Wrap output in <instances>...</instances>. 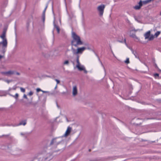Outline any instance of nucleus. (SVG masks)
<instances>
[{
  "mask_svg": "<svg viewBox=\"0 0 161 161\" xmlns=\"http://www.w3.org/2000/svg\"><path fill=\"white\" fill-rule=\"evenodd\" d=\"M72 37L73 40L71 41V45L72 46L77 47L78 46L83 44V42L79 36L77 35L75 32H73L72 33Z\"/></svg>",
  "mask_w": 161,
  "mask_h": 161,
  "instance_id": "nucleus-1",
  "label": "nucleus"
},
{
  "mask_svg": "<svg viewBox=\"0 0 161 161\" xmlns=\"http://www.w3.org/2000/svg\"><path fill=\"white\" fill-rule=\"evenodd\" d=\"M150 33V31H148L144 34V36L145 39H148V40L151 41L154 39V35H151Z\"/></svg>",
  "mask_w": 161,
  "mask_h": 161,
  "instance_id": "nucleus-2",
  "label": "nucleus"
},
{
  "mask_svg": "<svg viewBox=\"0 0 161 161\" xmlns=\"http://www.w3.org/2000/svg\"><path fill=\"white\" fill-rule=\"evenodd\" d=\"M1 73L3 75L9 76L14 74V72L12 70H9L6 72H2Z\"/></svg>",
  "mask_w": 161,
  "mask_h": 161,
  "instance_id": "nucleus-3",
  "label": "nucleus"
},
{
  "mask_svg": "<svg viewBox=\"0 0 161 161\" xmlns=\"http://www.w3.org/2000/svg\"><path fill=\"white\" fill-rule=\"evenodd\" d=\"M104 8L105 6L103 4H102L100 6H99L97 7V9L100 12V15L102 16L103 15Z\"/></svg>",
  "mask_w": 161,
  "mask_h": 161,
  "instance_id": "nucleus-4",
  "label": "nucleus"
},
{
  "mask_svg": "<svg viewBox=\"0 0 161 161\" xmlns=\"http://www.w3.org/2000/svg\"><path fill=\"white\" fill-rule=\"evenodd\" d=\"M85 49L86 48L84 47L80 48H78L77 49V52L76 53H74L76 54L79 53L81 54L83 53V51L85 50Z\"/></svg>",
  "mask_w": 161,
  "mask_h": 161,
  "instance_id": "nucleus-5",
  "label": "nucleus"
},
{
  "mask_svg": "<svg viewBox=\"0 0 161 161\" xmlns=\"http://www.w3.org/2000/svg\"><path fill=\"white\" fill-rule=\"evenodd\" d=\"M142 6V3L141 1L139 3V5H137L134 7V8L136 10H139L140 9Z\"/></svg>",
  "mask_w": 161,
  "mask_h": 161,
  "instance_id": "nucleus-6",
  "label": "nucleus"
},
{
  "mask_svg": "<svg viewBox=\"0 0 161 161\" xmlns=\"http://www.w3.org/2000/svg\"><path fill=\"white\" fill-rule=\"evenodd\" d=\"M71 128L69 127L67 128V130H66L65 133L64 135L65 136H68L70 133L71 131Z\"/></svg>",
  "mask_w": 161,
  "mask_h": 161,
  "instance_id": "nucleus-7",
  "label": "nucleus"
},
{
  "mask_svg": "<svg viewBox=\"0 0 161 161\" xmlns=\"http://www.w3.org/2000/svg\"><path fill=\"white\" fill-rule=\"evenodd\" d=\"M77 89L76 86H75L73 87V95L75 96L77 94Z\"/></svg>",
  "mask_w": 161,
  "mask_h": 161,
  "instance_id": "nucleus-8",
  "label": "nucleus"
},
{
  "mask_svg": "<svg viewBox=\"0 0 161 161\" xmlns=\"http://www.w3.org/2000/svg\"><path fill=\"white\" fill-rule=\"evenodd\" d=\"M76 67L80 71L83 70L85 69V68L83 66H80V64L76 65Z\"/></svg>",
  "mask_w": 161,
  "mask_h": 161,
  "instance_id": "nucleus-9",
  "label": "nucleus"
},
{
  "mask_svg": "<svg viewBox=\"0 0 161 161\" xmlns=\"http://www.w3.org/2000/svg\"><path fill=\"white\" fill-rule=\"evenodd\" d=\"M3 47H6L7 46V42L6 39L3 40V42L1 43Z\"/></svg>",
  "mask_w": 161,
  "mask_h": 161,
  "instance_id": "nucleus-10",
  "label": "nucleus"
},
{
  "mask_svg": "<svg viewBox=\"0 0 161 161\" xmlns=\"http://www.w3.org/2000/svg\"><path fill=\"white\" fill-rule=\"evenodd\" d=\"M26 124V120H24L22 121L21 122H20L19 124L18 125H25Z\"/></svg>",
  "mask_w": 161,
  "mask_h": 161,
  "instance_id": "nucleus-11",
  "label": "nucleus"
},
{
  "mask_svg": "<svg viewBox=\"0 0 161 161\" xmlns=\"http://www.w3.org/2000/svg\"><path fill=\"white\" fill-rule=\"evenodd\" d=\"M5 32L4 31L1 36V37L3 39H6L5 38Z\"/></svg>",
  "mask_w": 161,
  "mask_h": 161,
  "instance_id": "nucleus-12",
  "label": "nucleus"
},
{
  "mask_svg": "<svg viewBox=\"0 0 161 161\" xmlns=\"http://www.w3.org/2000/svg\"><path fill=\"white\" fill-rule=\"evenodd\" d=\"M130 36L133 38H134L137 39H138V38L136 37L135 34H130Z\"/></svg>",
  "mask_w": 161,
  "mask_h": 161,
  "instance_id": "nucleus-13",
  "label": "nucleus"
},
{
  "mask_svg": "<svg viewBox=\"0 0 161 161\" xmlns=\"http://www.w3.org/2000/svg\"><path fill=\"white\" fill-rule=\"evenodd\" d=\"M154 0H146L143 2V4H146L151 2Z\"/></svg>",
  "mask_w": 161,
  "mask_h": 161,
  "instance_id": "nucleus-14",
  "label": "nucleus"
},
{
  "mask_svg": "<svg viewBox=\"0 0 161 161\" xmlns=\"http://www.w3.org/2000/svg\"><path fill=\"white\" fill-rule=\"evenodd\" d=\"M10 95L16 99L18 98L19 96V95L17 93H16L15 95H13L11 94H10Z\"/></svg>",
  "mask_w": 161,
  "mask_h": 161,
  "instance_id": "nucleus-15",
  "label": "nucleus"
},
{
  "mask_svg": "<svg viewBox=\"0 0 161 161\" xmlns=\"http://www.w3.org/2000/svg\"><path fill=\"white\" fill-rule=\"evenodd\" d=\"M160 31H157V32L155 34L154 36V37L155 36L156 37H157L160 34Z\"/></svg>",
  "mask_w": 161,
  "mask_h": 161,
  "instance_id": "nucleus-16",
  "label": "nucleus"
},
{
  "mask_svg": "<svg viewBox=\"0 0 161 161\" xmlns=\"http://www.w3.org/2000/svg\"><path fill=\"white\" fill-rule=\"evenodd\" d=\"M79 56H78L77 57V59H76V62L77 63V65H79L80 64V62H79Z\"/></svg>",
  "mask_w": 161,
  "mask_h": 161,
  "instance_id": "nucleus-17",
  "label": "nucleus"
},
{
  "mask_svg": "<svg viewBox=\"0 0 161 161\" xmlns=\"http://www.w3.org/2000/svg\"><path fill=\"white\" fill-rule=\"evenodd\" d=\"M154 76L156 79H157L158 78L159 74L157 73H156L154 74Z\"/></svg>",
  "mask_w": 161,
  "mask_h": 161,
  "instance_id": "nucleus-18",
  "label": "nucleus"
},
{
  "mask_svg": "<svg viewBox=\"0 0 161 161\" xmlns=\"http://www.w3.org/2000/svg\"><path fill=\"white\" fill-rule=\"evenodd\" d=\"M47 8V6L46 7V8H45V9H44V10L43 12V18L44 20V19H45V12L46 11Z\"/></svg>",
  "mask_w": 161,
  "mask_h": 161,
  "instance_id": "nucleus-19",
  "label": "nucleus"
},
{
  "mask_svg": "<svg viewBox=\"0 0 161 161\" xmlns=\"http://www.w3.org/2000/svg\"><path fill=\"white\" fill-rule=\"evenodd\" d=\"M125 62L126 64H129L130 63L129 59V58H127L126 60L125 61Z\"/></svg>",
  "mask_w": 161,
  "mask_h": 161,
  "instance_id": "nucleus-20",
  "label": "nucleus"
},
{
  "mask_svg": "<svg viewBox=\"0 0 161 161\" xmlns=\"http://www.w3.org/2000/svg\"><path fill=\"white\" fill-rule=\"evenodd\" d=\"M20 89L21 91L22 92H25V90L24 88H22V87H21L20 88Z\"/></svg>",
  "mask_w": 161,
  "mask_h": 161,
  "instance_id": "nucleus-21",
  "label": "nucleus"
},
{
  "mask_svg": "<svg viewBox=\"0 0 161 161\" xmlns=\"http://www.w3.org/2000/svg\"><path fill=\"white\" fill-rule=\"evenodd\" d=\"M36 91H37V92H39L40 91H42V92H44V91H42V90H41L40 88H37L36 89Z\"/></svg>",
  "mask_w": 161,
  "mask_h": 161,
  "instance_id": "nucleus-22",
  "label": "nucleus"
},
{
  "mask_svg": "<svg viewBox=\"0 0 161 161\" xmlns=\"http://www.w3.org/2000/svg\"><path fill=\"white\" fill-rule=\"evenodd\" d=\"M69 63V62L68 60H66L64 61V64H68Z\"/></svg>",
  "mask_w": 161,
  "mask_h": 161,
  "instance_id": "nucleus-23",
  "label": "nucleus"
},
{
  "mask_svg": "<svg viewBox=\"0 0 161 161\" xmlns=\"http://www.w3.org/2000/svg\"><path fill=\"white\" fill-rule=\"evenodd\" d=\"M56 28L57 30L58 33H59V31H60L59 28L58 27V26H57Z\"/></svg>",
  "mask_w": 161,
  "mask_h": 161,
  "instance_id": "nucleus-24",
  "label": "nucleus"
},
{
  "mask_svg": "<svg viewBox=\"0 0 161 161\" xmlns=\"http://www.w3.org/2000/svg\"><path fill=\"white\" fill-rule=\"evenodd\" d=\"M55 80L56 81L57 83V85L60 83V81L59 80H58L57 79H55Z\"/></svg>",
  "mask_w": 161,
  "mask_h": 161,
  "instance_id": "nucleus-25",
  "label": "nucleus"
},
{
  "mask_svg": "<svg viewBox=\"0 0 161 161\" xmlns=\"http://www.w3.org/2000/svg\"><path fill=\"white\" fill-rule=\"evenodd\" d=\"M33 93L31 91L29 92V95H30V96H31L33 95Z\"/></svg>",
  "mask_w": 161,
  "mask_h": 161,
  "instance_id": "nucleus-26",
  "label": "nucleus"
},
{
  "mask_svg": "<svg viewBox=\"0 0 161 161\" xmlns=\"http://www.w3.org/2000/svg\"><path fill=\"white\" fill-rule=\"evenodd\" d=\"M24 97L25 98H27V96H26L25 95H24Z\"/></svg>",
  "mask_w": 161,
  "mask_h": 161,
  "instance_id": "nucleus-27",
  "label": "nucleus"
},
{
  "mask_svg": "<svg viewBox=\"0 0 161 161\" xmlns=\"http://www.w3.org/2000/svg\"><path fill=\"white\" fill-rule=\"evenodd\" d=\"M3 57V56L0 55V59Z\"/></svg>",
  "mask_w": 161,
  "mask_h": 161,
  "instance_id": "nucleus-28",
  "label": "nucleus"
},
{
  "mask_svg": "<svg viewBox=\"0 0 161 161\" xmlns=\"http://www.w3.org/2000/svg\"><path fill=\"white\" fill-rule=\"evenodd\" d=\"M124 42H125V43L126 44V39H124Z\"/></svg>",
  "mask_w": 161,
  "mask_h": 161,
  "instance_id": "nucleus-29",
  "label": "nucleus"
},
{
  "mask_svg": "<svg viewBox=\"0 0 161 161\" xmlns=\"http://www.w3.org/2000/svg\"><path fill=\"white\" fill-rule=\"evenodd\" d=\"M16 74H17V75H19V73H17Z\"/></svg>",
  "mask_w": 161,
  "mask_h": 161,
  "instance_id": "nucleus-30",
  "label": "nucleus"
},
{
  "mask_svg": "<svg viewBox=\"0 0 161 161\" xmlns=\"http://www.w3.org/2000/svg\"><path fill=\"white\" fill-rule=\"evenodd\" d=\"M57 87V85H56V86L55 88H56V87Z\"/></svg>",
  "mask_w": 161,
  "mask_h": 161,
  "instance_id": "nucleus-31",
  "label": "nucleus"
},
{
  "mask_svg": "<svg viewBox=\"0 0 161 161\" xmlns=\"http://www.w3.org/2000/svg\"><path fill=\"white\" fill-rule=\"evenodd\" d=\"M89 151H90L91 150H90V149H89Z\"/></svg>",
  "mask_w": 161,
  "mask_h": 161,
  "instance_id": "nucleus-32",
  "label": "nucleus"
}]
</instances>
